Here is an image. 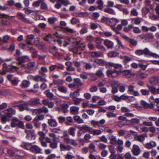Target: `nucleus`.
<instances>
[{"label": "nucleus", "instance_id": "nucleus-1", "mask_svg": "<svg viewBox=\"0 0 159 159\" xmlns=\"http://www.w3.org/2000/svg\"><path fill=\"white\" fill-rule=\"evenodd\" d=\"M101 21L106 23L107 25H110L112 30L116 31V29L115 27V26L117 23L119 22V20L116 18L109 19L107 17H104L101 19Z\"/></svg>", "mask_w": 159, "mask_h": 159}, {"label": "nucleus", "instance_id": "nucleus-2", "mask_svg": "<svg viewBox=\"0 0 159 159\" xmlns=\"http://www.w3.org/2000/svg\"><path fill=\"white\" fill-rule=\"evenodd\" d=\"M49 136L52 139L53 142H52L50 144V147L53 149L56 148L57 147V142L59 139L57 137L56 135L53 133H50L49 134Z\"/></svg>", "mask_w": 159, "mask_h": 159}, {"label": "nucleus", "instance_id": "nucleus-3", "mask_svg": "<svg viewBox=\"0 0 159 159\" xmlns=\"http://www.w3.org/2000/svg\"><path fill=\"white\" fill-rule=\"evenodd\" d=\"M10 19V16L5 14L0 15V24L4 25H7Z\"/></svg>", "mask_w": 159, "mask_h": 159}, {"label": "nucleus", "instance_id": "nucleus-4", "mask_svg": "<svg viewBox=\"0 0 159 159\" xmlns=\"http://www.w3.org/2000/svg\"><path fill=\"white\" fill-rule=\"evenodd\" d=\"M25 133L27 134L26 138L30 140H34L35 139V135L34 130H25Z\"/></svg>", "mask_w": 159, "mask_h": 159}, {"label": "nucleus", "instance_id": "nucleus-5", "mask_svg": "<svg viewBox=\"0 0 159 159\" xmlns=\"http://www.w3.org/2000/svg\"><path fill=\"white\" fill-rule=\"evenodd\" d=\"M106 73L108 77L113 78L117 77L119 75L118 72L116 70H107Z\"/></svg>", "mask_w": 159, "mask_h": 159}, {"label": "nucleus", "instance_id": "nucleus-6", "mask_svg": "<svg viewBox=\"0 0 159 159\" xmlns=\"http://www.w3.org/2000/svg\"><path fill=\"white\" fill-rule=\"evenodd\" d=\"M30 60L29 57L28 56H23L19 57L16 59V60L17 61L16 63L18 65H20L23 63Z\"/></svg>", "mask_w": 159, "mask_h": 159}, {"label": "nucleus", "instance_id": "nucleus-7", "mask_svg": "<svg viewBox=\"0 0 159 159\" xmlns=\"http://www.w3.org/2000/svg\"><path fill=\"white\" fill-rule=\"evenodd\" d=\"M131 151L133 155L137 156L140 154L141 149L139 146L134 144L133 146Z\"/></svg>", "mask_w": 159, "mask_h": 159}, {"label": "nucleus", "instance_id": "nucleus-8", "mask_svg": "<svg viewBox=\"0 0 159 159\" xmlns=\"http://www.w3.org/2000/svg\"><path fill=\"white\" fill-rule=\"evenodd\" d=\"M143 54L145 56H148L155 58H157V57H158V55L151 52L147 48H145L143 49Z\"/></svg>", "mask_w": 159, "mask_h": 159}, {"label": "nucleus", "instance_id": "nucleus-9", "mask_svg": "<svg viewBox=\"0 0 159 159\" xmlns=\"http://www.w3.org/2000/svg\"><path fill=\"white\" fill-rule=\"evenodd\" d=\"M69 4V2L65 0H57V3L55 5V7L57 9H59L61 7V4H63L65 6Z\"/></svg>", "mask_w": 159, "mask_h": 159}, {"label": "nucleus", "instance_id": "nucleus-10", "mask_svg": "<svg viewBox=\"0 0 159 159\" xmlns=\"http://www.w3.org/2000/svg\"><path fill=\"white\" fill-rule=\"evenodd\" d=\"M74 40L75 41L76 43L75 47V48L83 50L86 47L85 44L83 43L81 41H77L75 39Z\"/></svg>", "mask_w": 159, "mask_h": 159}, {"label": "nucleus", "instance_id": "nucleus-11", "mask_svg": "<svg viewBox=\"0 0 159 159\" xmlns=\"http://www.w3.org/2000/svg\"><path fill=\"white\" fill-rule=\"evenodd\" d=\"M41 149L38 146L33 145L30 152L35 154L40 153H41Z\"/></svg>", "mask_w": 159, "mask_h": 159}, {"label": "nucleus", "instance_id": "nucleus-12", "mask_svg": "<svg viewBox=\"0 0 159 159\" xmlns=\"http://www.w3.org/2000/svg\"><path fill=\"white\" fill-rule=\"evenodd\" d=\"M17 14L20 16L19 19L22 21L26 23L32 24V22L30 20L25 17V16L24 14L21 12H18Z\"/></svg>", "mask_w": 159, "mask_h": 159}, {"label": "nucleus", "instance_id": "nucleus-13", "mask_svg": "<svg viewBox=\"0 0 159 159\" xmlns=\"http://www.w3.org/2000/svg\"><path fill=\"white\" fill-rule=\"evenodd\" d=\"M156 143L153 141H151L144 145L145 148L148 149H151L153 148L156 147Z\"/></svg>", "mask_w": 159, "mask_h": 159}, {"label": "nucleus", "instance_id": "nucleus-14", "mask_svg": "<svg viewBox=\"0 0 159 159\" xmlns=\"http://www.w3.org/2000/svg\"><path fill=\"white\" fill-rule=\"evenodd\" d=\"M147 137L146 134H143L141 135H137L134 137L135 140L138 141L140 142H143L145 140V137Z\"/></svg>", "mask_w": 159, "mask_h": 159}, {"label": "nucleus", "instance_id": "nucleus-15", "mask_svg": "<svg viewBox=\"0 0 159 159\" xmlns=\"http://www.w3.org/2000/svg\"><path fill=\"white\" fill-rule=\"evenodd\" d=\"M30 106H33L37 105L40 103L39 99L37 98H34L31 99L29 101Z\"/></svg>", "mask_w": 159, "mask_h": 159}, {"label": "nucleus", "instance_id": "nucleus-16", "mask_svg": "<svg viewBox=\"0 0 159 159\" xmlns=\"http://www.w3.org/2000/svg\"><path fill=\"white\" fill-rule=\"evenodd\" d=\"M103 43L108 48L112 49L113 48V43L109 40L107 39L104 40Z\"/></svg>", "mask_w": 159, "mask_h": 159}, {"label": "nucleus", "instance_id": "nucleus-17", "mask_svg": "<svg viewBox=\"0 0 159 159\" xmlns=\"http://www.w3.org/2000/svg\"><path fill=\"white\" fill-rule=\"evenodd\" d=\"M34 81H40L42 82H45L47 81V80L46 79L45 77L42 76L40 74L35 76L34 77Z\"/></svg>", "mask_w": 159, "mask_h": 159}, {"label": "nucleus", "instance_id": "nucleus-18", "mask_svg": "<svg viewBox=\"0 0 159 159\" xmlns=\"http://www.w3.org/2000/svg\"><path fill=\"white\" fill-rule=\"evenodd\" d=\"M32 145L31 143L23 142L20 146L30 151Z\"/></svg>", "mask_w": 159, "mask_h": 159}, {"label": "nucleus", "instance_id": "nucleus-19", "mask_svg": "<svg viewBox=\"0 0 159 159\" xmlns=\"http://www.w3.org/2000/svg\"><path fill=\"white\" fill-rule=\"evenodd\" d=\"M48 123L51 127H56L58 125L56 120L54 119H50L48 120Z\"/></svg>", "mask_w": 159, "mask_h": 159}, {"label": "nucleus", "instance_id": "nucleus-20", "mask_svg": "<svg viewBox=\"0 0 159 159\" xmlns=\"http://www.w3.org/2000/svg\"><path fill=\"white\" fill-rule=\"evenodd\" d=\"M108 139L110 140V143L112 144H116L117 139L115 136L113 135L110 134L108 135Z\"/></svg>", "mask_w": 159, "mask_h": 159}, {"label": "nucleus", "instance_id": "nucleus-21", "mask_svg": "<svg viewBox=\"0 0 159 159\" xmlns=\"http://www.w3.org/2000/svg\"><path fill=\"white\" fill-rule=\"evenodd\" d=\"M94 62L99 66H103L107 65V62L103 59H96L94 61Z\"/></svg>", "mask_w": 159, "mask_h": 159}, {"label": "nucleus", "instance_id": "nucleus-22", "mask_svg": "<svg viewBox=\"0 0 159 159\" xmlns=\"http://www.w3.org/2000/svg\"><path fill=\"white\" fill-rule=\"evenodd\" d=\"M60 147L61 150V151H64L66 150L70 151L72 148V147L70 146H66L64 144L62 143H61L60 145Z\"/></svg>", "mask_w": 159, "mask_h": 159}, {"label": "nucleus", "instance_id": "nucleus-23", "mask_svg": "<svg viewBox=\"0 0 159 159\" xmlns=\"http://www.w3.org/2000/svg\"><path fill=\"white\" fill-rule=\"evenodd\" d=\"M79 108L78 107L72 106L70 108V111L72 115H76L78 114Z\"/></svg>", "mask_w": 159, "mask_h": 159}, {"label": "nucleus", "instance_id": "nucleus-24", "mask_svg": "<svg viewBox=\"0 0 159 159\" xmlns=\"http://www.w3.org/2000/svg\"><path fill=\"white\" fill-rule=\"evenodd\" d=\"M6 111H7L6 114L10 117H11L13 115L15 114L16 112L15 111L11 108L7 109Z\"/></svg>", "mask_w": 159, "mask_h": 159}, {"label": "nucleus", "instance_id": "nucleus-25", "mask_svg": "<svg viewBox=\"0 0 159 159\" xmlns=\"http://www.w3.org/2000/svg\"><path fill=\"white\" fill-rule=\"evenodd\" d=\"M57 49L56 47H54L53 48H51L50 49V52L52 53L54 56H55L57 59H59L60 56L57 52Z\"/></svg>", "mask_w": 159, "mask_h": 159}, {"label": "nucleus", "instance_id": "nucleus-26", "mask_svg": "<svg viewBox=\"0 0 159 159\" xmlns=\"http://www.w3.org/2000/svg\"><path fill=\"white\" fill-rule=\"evenodd\" d=\"M58 90L61 93H66L68 92L66 87L63 85H60L57 88Z\"/></svg>", "mask_w": 159, "mask_h": 159}, {"label": "nucleus", "instance_id": "nucleus-27", "mask_svg": "<svg viewBox=\"0 0 159 159\" xmlns=\"http://www.w3.org/2000/svg\"><path fill=\"white\" fill-rule=\"evenodd\" d=\"M104 68L100 67L99 68L96 72V75L97 76L100 77H104V75L103 73Z\"/></svg>", "mask_w": 159, "mask_h": 159}, {"label": "nucleus", "instance_id": "nucleus-28", "mask_svg": "<svg viewBox=\"0 0 159 159\" xmlns=\"http://www.w3.org/2000/svg\"><path fill=\"white\" fill-rule=\"evenodd\" d=\"M10 118V117H9L7 114L3 115L1 117V121L3 123H5L7 121H9Z\"/></svg>", "mask_w": 159, "mask_h": 159}, {"label": "nucleus", "instance_id": "nucleus-29", "mask_svg": "<svg viewBox=\"0 0 159 159\" xmlns=\"http://www.w3.org/2000/svg\"><path fill=\"white\" fill-rule=\"evenodd\" d=\"M79 92L80 89H78L75 91L70 93V96L72 97V98H77L80 95Z\"/></svg>", "mask_w": 159, "mask_h": 159}, {"label": "nucleus", "instance_id": "nucleus-30", "mask_svg": "<svg viewBox=\"0 0 159 159\" xmlns=\"http://www.w3.org/2000/svg\"><path fill=\"white\" fill-rule=\"evenodd\" d=\"M104 11L106 13L110 14L113 15H115L116 12L112 9L109 7L105 8L104 10Z\"/></svg>", "mask_w": 159, "mask_h": 159}, {"label": "nucleus", "instance_id": "nucleus-31", "mask_svg": "<svg viewBox=\"0 0 159 159\" xmlns=\"http://www.w3.org/2000/svg\"><path fill=\"white\" fill-rule=\"evenodd\" d=\"M101 55V53L99 52H91V57L93 58H97L100 57Z\"/></svg>", "mask_w": 159, "mask_h": 159}, {"label": "nucleus", "instance_id": "nucleus-32", "mask_svg": "<svg viewBox=\"0 0 159 159\" xmlns=\"http://www.w3.org/2000/svg\"><path fill=\"white\" fill-rule=\"evenodd\" d=\"M130 124L132 125L139 124L140 123V120L137 118H133L129 120Z\"/></svg>", "mask_w": 159, "mask_h": 159}, {"label": "nucleus", "instance_id": "nucleus-33", "mask_svg": "<svg viewBox=\"0 0 159 159\" xmlns=\"http://www.w3.org/2000/svg\"><path fill=\"white\" fill-rule=\"evenodd\" d=\"M91 134L93 135H98L102 134V131L100 129H93L92 128Z\"/></svg>", "mask_w": 159, "mask_h": 159}, {"label": "nucleus", "instance_id": "nucleus-34", "mask_svg": "<svg viewBox=\"0 0 159 159\" xmlns=\"http://www.w3.org/2000/svg\"><path fill=\"white\" fill-rule=\"evenodd\" d=\"M38 134L39 136V140L40 141L44 140L45 139V133L42 131H39L38 132Z\"/></svg>", "mask_w": 159, "mask_h": 159}, {"label": "nucleus", "instance_id": "nucleus-35", "mask_svg": "<svg viewBox=\"0 0 159 159\" xmlns=\"http://www.w3.org/2000/svg\"><path fill=\"white\" fill-rule=\"evenodd\" d=\"M30 82L26 80H24L22 82L21 86L23 88L28 87L30 85Z\"/></svg>", "mask_w": 159, "mask_h": 159}, {"label": "nucleus", "instance_id": "nucleus-36", "mask_svg": "<svg viewBox=\"0 0 159 159\" xmlns=\"http://www.w3.org/2000/svg\"><path fill=\"white\" fill-rule=\"evenodd\" d=\"M74 119L78 124L82 123L84 122L83 120L81 118L80 116H74Z\"/></svg>", "mask_w": 159, "mask_h": 159}, {"label": "nucleus", "instance_id": "nucleus-37", "mask_svg": "<svg viewBox=\"0 0 159 159\" xmlns=\"http://www.w3.org/2000/svg\"><path fill=\"white\" fill-rule=\"evenodd\" d=\"M73 63L74 64V66L78 69H77L78 71L80 72L81 71V69L80 67L81 66L80 62L78 61H73Z\"/></svg>", "mask_w": 159, "mask_h": 159}, {"label": "nucleus", "instance_id": "nucleus-38", "mask_svg": "<svg viewBox=\"0 0 159 159\" xmlns=\"http://www.w3.org/2000/svg\"><path fill=\"white\" fill-rule=\"evenodd\" d=\"M3 71L0 72V74L2 75H4L6 73V72L9 70L8 68V66H7V64L6 63H4L3 64Z\"/></svg>", "mask_w": 159, "mask_h": 159}, {"label": "nucleus", "instance_id": "nucleus-39", "mask_svg": "<svg viewBox=\"0 0 159 159\" xmlns=\"http://www.w3.org/2000/svg\"><path fill=\"white\" fill-rule=\"evenodd\" d=\"M72 100L73 101L74 104L78 105L82 102V99L78 98H72Z\"/></svg>", "mask_w": 159, "mask_h": 159}, {"label": "nucleus", "instance_id": "nucleus-40", "mask_svg": "<svg viewBox=\"0 0 159 159\" xmlns=\"http://www.w3.org/2000/svg\"><path fill=\"white\" fill-rule=\"evenodd\" d=\"M118 54V53L117 52L111 51L108 53L107 55L109 57H117Z\"/></svg>", "mask_w": 159, "mask_h": 159}, {"label": "nucleus", "instance_id": "nucleus-41", "mask_svg": "<svg viewBox=\"0 0 159 159\" xmlns=\"http://www.w3.org/2000/svg\"><path fill=\"white\" fill-rule=\"evenodd\" d=\"M76 129L73 127L70 128L68 130V133L70 134L73 136H75Z\"/></svg>", "mask_w": 159, "mask_h": 159}, {"label": "nucleus", "instance_id": "nucleus-42", "mask_svg": "<svg viewBox=\"0 0 159 159\" xmlns=\"http://www.w3.org/2000/svg\"><path fill=\"white\" fill-rule=\"evenodd\" d=\"M44 93L49 98H52L54 97L53 94L52 93L50 92L49 90H47L44 92Z\"/></svg>", "mask_w": 159, "mask_h": 159}, {"label": "nucleus", "instance_id": "nucleus-43", "mask_svg": "<svg viewBox=\"0 0 159 159\" xmlns=\"http://www.w3.org/2000/svg\"><path fill=\"white\" fill-rule=\"evenodd\" d=\"M97 3L98 5V9L102 10L103 8V5L104 3L102 0H97Z\"/></svg>", "mask_w": 159, "mask_h": 159}, {"label": "nucleus", "instance_id": "nucleus-44", "mask_svg": "<svg viewBox=\"0 0 159 159\" xmlns=\"http://www.w3.org/2000/svg\"><path fill=\"white\" fill-rule=\"evenodd\" d=\"M75 14L76 16L81 17H83L87 16V13L84 12H75Z\"/></svg>", "mask_w": 159, "mask_h": 159}, {"label": "nucleus", "instance_id": "nucleus-45", "mask_svg": "<svg viewBox=\"0 0 159 159\" xmlns=\"http://www.w3.org/2000/svg\"><path fill=\"white\" fill-rule=\"evenodd\" d=\"M149 9L146 7H143L142 9V12L143 16H145L149 12Z\"/></svg>", "mask_w": 159, "mask_h": 159}, {"label": "nucleus", "instance_id": "nucleus-46", "mask_svg": "<svg viewBox=\"0 0 159 159\" xmlns=\"http://www.w3.org/2000/svg\"><path fill=\"white\" fill-rule=\"evenodd\" d=\"M132 21H133L134 24L139 25L141 22V20L140 18H135L133 19H132Z\"/></svg>", "mask_w": 159, "mask_h": 159}, {"label": "nucleus", "instance_id": "nucleus-47", "mask_svg": "<svg viewBox=\"0 0 159 159\" xmlns=\"http://www.w3.org/2000/svg\"><path fill=\"white\" fill-rule=\"evenodd\" d=\"M41 8L42 9H46L48 8V6L46 3L44 2V0H40Z\"/></svg>", "mask_w": 159, "mask_h": 159}, {"label": "nucleus", "instance_id": "nucleus-48", "mask_svg": "<svg viewBox=\"0 0 159 159\" xmlns=\"http://www.w3.org/2000/svg\"><path fill=\"white\" fill-rule=\"evenodd\" d=\"M125 159H137L136 158L132 157L130 153L129 152L126 153L125 155Z\"/></svg>", "mask_w": 159, "mask_h": 159}, {"label": "nucleus", "instance_id": "nucleus-49", "mask_svg": "<svg viewBox=\"0 0 159 159\" xmlns=\"http://www.w3.org/2000/svg\"><path fill=\"white\" fill-rule=\"evenodd\" d=\"M89 90L91 92H96L98 90V87L96 85H92L89 89Z\"/></svg>", "mask_w": 159, "mask_h": 159}, {"label": "nucleus", "instance_id": "nucleus-50", "mask_svg": "<svg viewBox=\"0 0 159 159\" xmlns=\"http://www.w3.org/2000/svg\"><path fill=\"white\" fill-rule=\"evenodd\" d=\"M144 38H145L146 40H147V38L149 39H154V35L152 33H148L145 35Z\"/></svg>", "mask_w": 159, "mask_h": 159}, {"label": "nucleus", "instance_id": "nucleus-51", "mask_svg": "<svg viewBox=\"0 0 159 159\" xmlns=\"http://www.w3.org/2000/svg\"><path fill=\"white\" fill-rule=\"evenodd\" d=\"M149 90L152 93L156 94L157 89L155 87L152 86H148Z\"/></svg>", "mask_w": 159, "mask_h": 159}, {"label": "nucleus", "instance_id": "nucleus-52", "mask_svg": "<svg viewBox=\"0 0 159 159\" xmlns=\"http://www.w3.org/2000/svg\"><path fill=\"white\" fill-rule=\"evenodd\" d=\"M81 128L82 129H84L89 133H91V130L92 129V128L90 127L89 126L86 125H83L82 126V127H81Z\"/></svg>", "mask_w": 159, "mask_h": 159}, {"label": "nucleus", "instance_id": "nucleus-53", "mask_svg": "<svg viewBox=\"0 0 159 159\" xmlns=\"http://www.w3.org/2000/svg\"><path fill=\"white\" fill-rule=\"evenodd\" d=\"M138 13L137 10L133 9L131 11L130 15L131 16H137L138 15Z\"/></svg>", "mask_w": 159, "mask_h": 159}, {"label": "nucleus", "instance_id": "nucleus-54", "mask_svg": "<svg viewBox=\"0 0 159 159\" xmlns=\"http://www.w3.org/2000/svg\"><path fill=\"white\" fill-rule=\"evenodd\" d=\"M129 42L132 45L135 46L137 44V41L133 39H129Z\"/></svg>", "mask_w": 159, "mask_h": 159}, {"label": "nucleus", "instance_id": "nucleus-55", "mask_svg": "<svg viewBox=\"0 0 159 159\" xmlns=\"http://www.w3.org/2000/svg\"><path fill=\"white\" fill-rule=\"evenodd\" d=\"M36 65V63L35 62H28L27 64V66L29 68H31L34 66Z\"/></svg>", "mask_w": 159, "mask_h": 159}, {"label": "nucleus", "instance_id": "nucleus-56", "mask_svg": "<svg viewBox=\"0 0 159 159\" xmlns=\"http://www.w3.org/2000/svg\"><path fill=\"white\" fill-rule=\"evenodd\" d=\"M88 29L87 27H84L82 28L80 31V33L81 34H83L87 33Z\"/></svg>", "mask_w": 159, "mask_h": 159}, {"label": "nucleus", "instance_id": "nucleus-57", "mask_svg": "<svg viewBox=\"0 0 159 159\" xmlns=\"http://www.w3.org/2000/svg\"><path fill=\"white\" fill-rule=\"evenodd\" d=\"M39 111H40V113H41L42 112L47 113L48 112V110L47 108L45 107H43L41 108H39Z\"/></svg>", "mask_w": 159, "mask_h": 159}, {"label": "nucleus", "instance_id": "nucleus-58", "mask_svg": "<svg viewBox=\"0 0 159 159\" xmlns=\"http://www.w3.org/2000/svg\"><path fill=\"white\" fill-rule=\"evenodd\" d=\"M57 119L60 124L62 123L66 120V118L65 117L62 116H59L57 118Z\"/></svg>", "mask_w": 159, "mask_h": 159}, {"label": "nucleus", "instance_id": "nucleus-59", "mask_svg": "<svg viewBox=\"0 0 159 159\" xmlns=\"http://www.w3.org/2000/svg\"><path fill=\"white\" fill-rule=\"evenodd\" d=\"M109 149L110 152L111 154H114L116 151L115 148L112 146L111 145L109 146Z\"/></svg>", "mask_w": 159, "mask_h": 159}, {"label": "nucleus", "instance_id": "nucleus-60", "mask_svg": "<svg viewBox=\"0 0 159 159\" xmlns=\"http://www.w3.org/2000/svg\"><path fill=\"white\" fill-rule=\"evenodd\" d=\"M68 107V106L67 104H64L62 106V112L64 113H66L68 111L67 110Z\"/></svg>", "mask_w": 159, "mask_h": 159}, {"label": "nucleus", "instance_id": "nucleus-61", "mask_svg": "<svg viewBox=\"0 0 159 159\" xmlns=\"http://www.w3.org/2000/svg\"><path fill=\"white\" fill-rule=\"evenodd\" d=\"M107 115L108 117H116V115L112 112L108 111L107 114Z\"/></svg>", "mask_w": 159, "mask_h": 159}, {"label": "nucleus", "instance_id": "nucleus-62", "mask_svg": "<svg viewBox=\"0 0 159 159\" xmlns=\"http://www.w3.org/2000/svg\"><path fill=\"white\" fill-rule=\"evenodd\" d=\"M62 80H58L53 81V84L55 85H61L63 84Z\"/></svg>", "mask_w": 159, "mask_h": 159}, {"label": "nucleus", "instance_id": "nucleus-63", "mask_svg": "<svg viewBox=\"0 0 159 159\" xmlns=\"http://www.w3.org/2000/svg\"><path fill=\"white\" fill-rule=\"evenodd\" d=\"M123 75L124 76H127L129 75L130 72V71L129 70H122L120 71Z\"/></svg>", "mask_w": 159, "mask_h": 159}, {"label": "nucleus", "instance_id": "nucleus-64", "mask_svg": "<svg viewBox=\"0 0 159 159\" xmlns=\"http://www.w3.org/2000/svg\"><path fill=\"white\" fill-rule=\"evenodd\" d=\"M124 59L123 61V63L125 64H126L128 62L132 60V58L126 56H124Z\"/></svg>", "mask_w": 159, "mask_h": 159}]
</instances>
